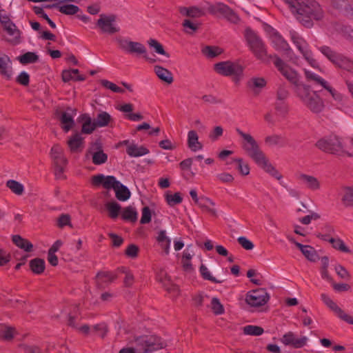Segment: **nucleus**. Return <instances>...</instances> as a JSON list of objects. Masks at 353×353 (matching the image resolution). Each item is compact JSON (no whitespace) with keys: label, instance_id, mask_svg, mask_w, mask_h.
<instances>
[{"label":"nucleus","instance_id":"obj_1","mask_svg":"<svg viewBox=\"0 0 353 353\" xmlns=\"http://www.w3.org/2000/svg\"><path fill=\"white\" fill-rule=\"evenodd\" d=\"M236 132L243 139L241 143V148L248 157L252 159L264 171L276 179H280L281 175L270 163L254 138L250 134L243 132L240 128H236Z\"/></svg>","mask_w":353,"mask_h":353},{"label":"nucleus","instance_id":"obj_2","mask_svg":"<svg viewBox=\"0 0 353 353\" xmlns=\"http://www.w3.org/2000/svg\"><path fill=\"white\" fill-rule=\"evenodd\" d=\"M296 19L305 27L313 26V20H321L323 10L315 0H283Z\"/></svg>","mask_w":353,"mask_h":353},{"label":"nucleus","instance_id":"obj_3","mask_svg":"<svg viewBox=\"0 0 353 353\" xmlns=\"http://www.w3.org/2000/svg\"><path fill=\"white\" fill-rule=\"evenodd\" d=\"M323 152L330 154L343 156L347 155L352 157V154L344 149L342 140L337 136H330L319 139L315 144Z\"/></svg>","mask_w":353,"mask_h":353},{"label":"nucleus","instance_id":"obj_4","mask_svg":"<svg viewBox=\"0 0 353 353\" xmlns=\"http://www.w3.org/2000/svg\"><path fill=\"white\" fill-rule=\"evenodd\" d=\"M298 96L302 102L313 112H320L324 107L321 98L316 92H312L310 87L302 84L298 88Z\"/></svg>","mask_w":353,"mask_h":353},{"label":"nucleus","instance_id":"obj_5","mask_svg":"<svg viewBox=\"0 0 353 353\" xmlns=\"http://www.w3.org/2000/svg\"><path fill=\"white\" fill-rule=\"evenodd\" d=\"M138 353H150L165 347V343L159 337L154 335L142 336L136 340Z\"/></svg>","mask_w":353,"mask_h":353},{"label":"nucleus","instance_id":"obj_6","mask_svg":"<svg viewBox=\"0 0 353 353\" xmlns=\"http://www.w3.org/2000/svg\"><path fill=\"white\" fill-rule=\"evenodd\" d=\"M245 37L255 56L261 60H265L267 57V51L261 39L250 28L245 30Z\"/></svg>","mask_w":353,"mask_h":353},{"label":"nucleus","instance_id":"obj_7","mask_svg":"<svg viewBox=\"0 0 353 353\" xmlns=\"http://www.w3.org/2000/svg\"><path fill=\"white\" fill-rule=\"evenodd\" d=\"M214 69L216 72L223 76H232L235 81H238L242 75L243 68L236 62L222 61L214 65Z\"/></svg>","mask_w":353,"mask_h":353},{"label":"nucleus","instance_id":"obj_8","mask_svg":"<svg viewBox=\"0 0 353 353\" xmlns=\"http://www.w3.org/2000/svg\"><path fill=\"white\" fill-rule=\"evenodd\" d=\"M115 41L119 48L125 53L137 56H141L146 53L145 46L140 42L133 41L122 37H116Z\"/></svg>","mask_w":353,"mask_h":353},{"label":"nucleus","instance_id":"obj_9","mask_svg":"<svg viewBox=\"0 0 353 353\" xmlns=\"http://www.w3.org/2000/svg\"><path fill=\"white\" fill-rule=\"evenodd\" d=\"M274 65L281 74L292 84L301 87L299 83V75L296 70L285 63L281 58L275 55L274 57Z\"/></svg>","mask_w":353,"mask_h":353},{"label":"nucleus","instance_id":"obj_10","mask_svg":"<svg viewBox=\"0 0 353 353\" xmlns=\"http://www.w3.org/2000/svg\"><path fill=\"white\" fill-rule=\"evenodd\" d=\"M51 158L54 165V172L57 177H61L64 172V167L68 161L63 155V150L59 145H54L51 149Z\"/></svg>","mask_w":353,"mask_h":353},{"label":"nucleus","instance_id":"obj_11","mask_svg":"<svg viewBox=\"0 0 353 353\" xmlns=\"http://www.w3.org/2000/svg\"><path fill=\"white\" fill-rule=\"evenodd\" d=\"M270 296L265 290L259 288L248 293L246 303L252 307H259L265 305L269 300Z\"/></svg>","mask_w":353,"mask_h":353},{"label":"nucleus","instance_id":"obj_12","mask_svg":"<svg viewBox=\"0 0 353 353\" xmlns=\"http://www.w3.org/2000/svg\"><path fill=\"white\" fill-rule=\"evenodd\" d=\"M321 298L324 304L340 319L350 325H353V316L346 314L327 294L323 293L321 294Z\"/></svg>","mask_w":353,"mask_h":353},{"label":"nucleus","instance_id":"obj_13","mask_svg":"<svg viewBox=\"0 0 353 353\" xmlns=\"http://www.w3.org/2000/svg\"><path fill=\"white\" fill-rule=\"evenodd\" d=\"M91 183L94 186L102 185L108 190H114L120 185V181H117L114 176H105L102 174L92 176Z\"/></svg>","mask_w":353,"mask_h":353},{"label":"nucleus","instance_id":"obj_14","mask_svg":"<svg viewBox=\"0 0 353 353\" xmlns=\"http://www.w3.org/2000/svg\"><path fill=\"white\" fill-rule=\"evenodd\" d=\"M271 41L274 46V48L278 50L283 52L286 55H288L290 60L295 63L296 60L298 59L296 57H295V59H294L290 55L294 54V52L290 48L288 43L277 32H275L271 35Z\"/></svg>","mask_w":353,"mask_h":353},{"label":"nucleus","instance_id":"obj_15","mask_svg":"<svg viewBox=\"0 0 353 353\" xmlns=\"http://www.w3.org/2000/svg\"><path fill=\"white\" fill-rule=\"evenodd\" d=\"M115 21L116 16L114 14H101L97 24L103 32L114 34L119 31V28L114 25Z\"/></svg>","mask_w":353,"mask_h":353},{"label":"nucleus","instance_id":"obj_16","mask_svg":"<svg viewBox=\"0 0 353 353\" xmlns=\"http://www.w3.org/2000/svg\"><path fill=\"white\" fill-rule=\"evenodd\" d=\"M308 341L307 337L298 336L292 332H288L281 339V341L285 345L298 349L305 346Z\"/></svg>","mask_w":353,"mask_h":353},{"label":"nucleus","instance_id":"obj_17","mask_svg":"<svg viewBox=\"0 0 353 353\" xmlns=\"http://www.w3.org/2000/svg\"><path fill=\"white\" fill-rule=\"evenodd\" d=\"M13 74L10 58L0 50V74L7 80L12 79Z\"/></svg>","mask_w":353,"mask_h":353},{"label":"nucleus","instance_id":"obj_18","mask_svg":"<svg viewBox=\"0 0 353 353\" xmlns=\"http://www.w3.org/2000/svg\"><path fill=\"white\" fill-rule=\"evenodd\" d=\"M299 52L302 54L303 59L307 63L313 68L321 70L320 65L319 62L314 58L313 53L310 49L309 44L307 42H305L304 44L299 46L297 48Z\"/></svg>","mask_w":353,"mask_h":353},{"label":"nucleus","instance_id":"obj_19","mask_svg":"<svg viewBox=\"0 0 353 353\" xmlns=\"http://www.w3.org/2000/svg\"><path fill=\"white\" fill-rule=\"evenodd\" d=\"M299 52L302 54L303 59L307 63L313 68L321 70L320 65L319 62L314 58L313 53L310 49L309 44L307 42H305L304 44L299 46L297 48Z\"/></svg>","mask_w":353,"mask_h":353},{"label":"nucleus","instance_id":"obj_20","mask_svg":"<svg viewBox=\"0 0 353 353\" xmlns=\"http://www.w3.org/2000/svg\"><path fill=\"white\" fill-rule=\"evenodd\" d=\"M298 179L308 189L317 190L320 188L319 181L313 176L301 174L299 175Z\"/></svg>","mask_w":353,"mask_h":353},{"label":"nucleus","instance_id":"obj_21","mask_svg":"<svg viewBox=\"0 0 353 353\" xmlns=\"http://www.w3.org/2000/svg\"><path fill=\"white\" fill-rule=\"evenodd\" d=\"M117 278L110 272H100L96 276V284L99 288H103L105 285L112 283Z\"/></svg>","mask_w":353,"mask_h":353},{"label":"nucleus","instance_id":"obj_22","mask_svg":"<svg viewBox=\"0 0 353 353\" xmlns=\"http://www.w3.org/2000/svg\"><path fill=\"white\" fill-rule=\"evenodd\" d=\"M294 245L301 250L307 260L312 262H316L319 259V257L316 251L312 246L304 245L299 242H294Z\"/></svg>","mask_w":353,"mask_h":353},{"label":"nucleus","instance_id":"obj_23","mask_svg":"<svg viewBox=\"0 0 353 353\" xmlns=\"http://www.w3.org/2000/svg\"><path fill=\"white\" fill-rule=\"evenodd\" d=\"M159 280L163 283L165 289L173 296H176L179 294V287L172 283L165 272H161Z\"/></svg>","mask_w":353,"mask_h":353},{"label":"nucleus","instance_id":"obj_24","mask_svg":"<svg viewBox=\"0 0 353 353\" xmlns=\"http://www.w3.org/2000/svg\"><path fill=\"white\" fill-rule=\"evenodd\" d=\"M68 145L72 152H78L83 148V138L79 133H75L68 141Z\"/></svg>","mask_w":353,"mask_h":353},{"label":"nucleus","instance_id":"obj_25","mask_svg":"<svg viewBox=\"0 0 353 353\" xmlns=\"http://www.w3.org/2000/svg\"><path fill=\"white\" fill-rule=\"evenodd\" d=\"M154 71L158 78L162 81L168 84H171L173 82L174 78L172 73L168 69L160 65H155L154 67Z\"/></svg>","mask_w":353,"mask_h":353},{"label":"nucleus","instance_id":"obj_26","mask_svg":"<svg viewBox=\"0 0 353 353\" xmlns=\"http://www.w3.org/2000/svg\"><path fill=\"white\" fill-rule=\"evenodd\" d=\"M178 10L181 15L192 18H198L204 14L203 11L201 8L196 6L188 8L179 6L178 8Z\"/></svg>","mask_w":353,"mask_h":353},{"label":"nucleus","instance_id":"obj_27","mask_svg":"<svg viewBox=\"0 0 353 353\" xmlns=\"http://www.w3.org/2000/svg\"><path fill=\"white\" fill-rule=\"evenodd\" d=\"M126 152L131 157H139L148 154L150 151L143 145H139L134 143V144L126 148Z\"/></svg>","mask_w":353,"mask_h":353},{"label":"nucleus","instance_id":"obj_28","mask_svg":"<svg viewBox=\"0 0 353 353\" xmlns=\"http://www.w3.org/2000/svg\"><path fill=\"white\" fill-rule=\"evenodd\" d=\"M334 65L336 67L340 68L348 72H352L353 70V62L350 59L340 53L335 60Z\"/></svg>","mask_w":353,"mask_h":353},{"label":"nucleus","instance_id":"obj_29","mask_svg":"<svg viewBox=\"0 0 353 353\" xmlns=\"http://www.w3.org/2000/svg\"><path fill=\"white\" fill-rule=\"evenodd\" d=\"M17 332L13 327L6 324H0V340L10 341L13 339Z\"/></svg>","mask_w":353,"mask_h":353},{"label":"nucleus","instance_id":"obj_30","mask_svg":"<svg viewBox=\"0 0 353 353\" xmlns=\"http://www.w3.org/2000/svg\"><path fill=\"white\" fill-rule=\"evenodd\" d=\"M197 205L201 208L202 210L210 213L212 216H217L216 210L212 208L215 205V203L210 199L205 196H201V201L198 203Z\"/></svg>","mask_w":353,"mask_h":353},{"label":"nucleus","instance_id":"obj_31","mask_svg":"<svg viewBox=\"0 0 353 353\" xmlns=\"http://www.w3.org/2000/svg\"><path fill=\"white\" fill-rule=\"evenodd\" d=\"M78 69H71L68 70H63L62 72V79L64 82H68L70 80L74 81H84L85 79V76L80 75Z\"/></svg>","mask_w":353,"mask_h":353},{"label":"nucleus","instance_id":"obj_32","mask_svg":"<svg viewBox=\"0 0 353 353\" xmlns=\"http://www.w3.org/2000/svg\"><path fill=\"white\" fill-rule=\"evenodd\" d=\"M303 72H304L305 79L308 82H312L316 85H321L322 88L324 85H325V83L327 82L324 79H323L321 77L315 74L314 72H312L310 70L304 68Z\"/></svg>","mask_w":353,"mask_h":353},{"label":"nucleus","instance_id":"obj_33","mask_svg":"<svg viewBox=\"0 0 353 353\" xmlns=\"http://www.w3.org/2000/svg\"><path fill=\"white\" fill-rule=\"evenodd\" d=\"M188 145L191 150L196 152L202 148V145L199 142V137L194 130H190L188 134Z\"/></svg>","mask_w":353,"mask_h":353},{"label":"nucleus","instance_id":"obj_34","mask_svg":"<svg viewBox=\"0 0 353 353\" xmlns=\"http://www.w3.org/2000/svg\"><path fill=\"white\" fill-rule=\"evenodd\" d=\"M264 141L268 147H283L285 145L283 137L280 134H274L267 136Z\"/></svg>","mask_w":353,"mask_h":353},{"label":"nucleus","instance_id":"obj_35","mask_svg":"<svg viewBox=\"0 0 353 353\" xmlns=\"http://www.w3.org/2000/svg\"><path fill=\"white\" fill-rule=\"evenodd\" d=\"M59 4V3L54 4L52 7L57 8L58 10L62 14L66 15H73L79 11V8L77 6L73 4L60 6Z\"/></svg>","mask_w":353,"mask_h":353},{"label":"nucleus","instance_id":"obj_36","mask_svg":"<svg viewBox=\"0 0 353 353\" xmlns=\"http://www.w3.org/2000/svg\"><path fill=\"white\" fill-rule=\"evenodd\" d=\"M341 201L346 208L353 207V187L343 188Z\"/></svg>","mask_w":353,"mask_h":353},{"label":"nucleus","instance_id":"obj_37","mask_svg":"<svg viewBox=\"0 0 353 353\" xmlns=\"http://www.w3.org/2000/svg\"><path fill=\"white\" fill-rule=\"evenodd\" d=\"M12 241L17 247L26 252H30L33 248V245L28 240L23 239L19 235L12 236Z\"/></svg>","mask_w":353,"mask_h":353},{"label":"nucleus","instance_id":"obj_38","mask_svg":"<svg viewBox=\"0 0 353 353\" xmlns=\"http://www.w3.org/2000/svg\"><path fill=\"white\" fill-rule=\"evenodd\" d=\"M94 121L97 128H102L108 125V124L112 121V119L108 112H101L97 114Z\"/></svg>","mask_w":353,"mask_h":353},{"label":"nucleus","instance_id":"obj_39","mask_svg":"<svg viewBox=\"0 0 353 353\" xmlns=\"http://www.w3.org/2000/svg\"><path fill=\"white\" fill-rule=\"evenodd\" d=\"M332 245V248L344 253H350V250L345 245V243L340 238L325 239Z\"/></svg>","mask_w":353,"mask_h":353},{"label":"nucleus","instance_id":"obj_40","mask_svg":"<svg viewBox=\"0 0 353 353\" xmlns=\"http://www.w3.org/2000/svg\"><path fill=\"white\" fill-rule=\"evenodd\" d=\"M115 192V196L117 199L121 201H127L131 195V193L128 188L120 183L118 188L114 190Z\"/></svg>","mask_w":353,"mask_h":353},{"label":"nucleus","instance_id":"obj_41","mask_svg":"<svg viewBox=\"0 0 353 353\" xmlns=\"http://www.w3.org/2000/svg\"><path fill=\"white\" fill-rule=\"evenodd\" d=\"M30 268L33 273L41 274L45 270V261L39 258L34 259L30 261Z\"/></svg>","mask_w":353,"mask_h":353},{"label":"nucleus","instance_id":"obj_42","mask_svg":"<svg viewBox=\"0 0 353 353\" xmlns=\"http://www.w3.org/2000/svg\"><path fill=\"white\" fill-rule=\"evenodd\" d=\"M19 61L23 65L34 63L39 61V56L32 52H28L17 57Z\"/></svg>","mask_w":353,"mask_h":353},{"label":"nucleus","instance_id":"obj_43","mask_svg":"<svg viewBox=\"0 0 353 353\" xmlns=\"http://www.w3.org/2000/svg\"><path fill=\"white\" fill-rule=\"evenodd\" d=\"M318 50L333 64L339 54L327 46H320Z\"/></svg>","mask_w":353,"mask_h":353},{"label":"nucleus","instance_id":"obj_44","mask_svg":"<svg viewBox=\"0 0 353 353\" xmlns=\"http://www.w3.org/2000/svg\"><path fill=\"white\" fill-rule=\"evenodd\" d=\"M60 121L63 124L62 128L65 132H68L74 125L72 117L68 112H62L60 117Z\"/></svg>","mask_w":353,"mask_h":353},{"label":"nucleus","instance_id":"obj_45","mask_svg":"<svg viewBox=\"0 0 353 353\" xmlns=\"http://www.w3.org/2000/svg\"><path fill=\"white\" fill-rule=\"evenodd\" d=\"M83 123L82 125V132L84 134H91L97 127L94 121H92L91 118L88 116H83Z\"/></svg>","mask_w":353,"mask_h":353},{"label":"nucleus","instance_id":"obj_46","mask_svg":"<svg viewBox=\"0 0 353 353\" xmlns=\"http://www.w3.org/2000/svg\"><path fill=\"white\" fill-rule=\"evenodd\" d=\"M106 209L109 212V216L112 219H116L121 210V205L116 201L108 202L105 204Z\"/></svg>","mask_w":353,"mask_h":353},{"label":"nucleus","instance_id":"obj_47","mask_svg":"<svg viewBox=\"0 0 353 353\" xmlns=\"http://www.w3.org/2000/svg\"><path fill=\"white\" fill-rule=\"evenodd\" d=\"M121 216L124 220L134 222L137 219V212L133 207L128 206L124 208Z\"/></svg>","mask_w":353,"mask_h":353},{"label":"nucleus","instance_id":"obj_48","mask_svg":"<svg viewBox=\"0 0 353 353\" xmlns=\"http://www.w3.org/2000/svg\"><path fill=\"white\" fill-rule=\"evenodd\" d=\"M6 186L11 190L12 192L17 195H21L23 193V185L14 180H9L6 183Z\"/></svg>","mask_w":353,"mask_h":353},{"label":"nucleus","instance_id":"obj_49","mask_svg":"<svg viewBox=\"0 0 353 353\" xmlns=\"http://www.w3.org/2000/svg\"><path fill=\"white\" fill-rule=\"evenodd\" d=\"M6 31L10 36L12 37V39L8 40L9 42L14 44L19 43L20 31L17 28L14 24L11 25V26L7 28Z\"/></svg>","mask_w":353,"mask_h":353},{"label":"nucleus","instance_id":"obj_50","mask_svg":"<svg viewBox=\"0 0 353 353\" xmlns=\"http://www.w3.org/2000/svg\"><path fill=\"white\" fill-rule=\"evenodd\" d=\"M243 333L246 335L260 336L263 333V329L256 325H246L243 327Z\"/></svg>","mask_w":353,"mask_h":353},{"label":"nucleus","instance_id":"obj_51","mask_svg":"<svg viewBox=\"0 0 353 353\" xmlns=\"http://www.w3.org/2000/svg\"><path fill=\"white\" fill-rule=\"evenodd\" d=\"M148 43L149 46L154 48L157 54L164 55L168 58L170 57V54L164 50L163 46L157 40L151 39Z\"/></svg>","mask_w":353,"mask_h":353},{"label":"nucleus","instance_id":"obj_52","mask_svg":"<svg viewBox=\"0 0 353 353\" xmlns=\"http://www.w3.org/2000/svg\"><path fill=\"white\" fill-rule=\"evenodd\" d=\"M266 85V81L262 77H253L249 82L248 85L252 89H262Z\"/></svg>","mask_w":353,"mask_h":353},{"label":"nucleus","instance_id":"obj_53","mask_svg":"<svg viewBox=\"0 0 353 353\" xmlns=\"http://www.w3.org/2000/svg\"><path fill=\"white\" fill-rule=\"evenodd\" d=\"M108 160V155L99 150L94 152L92 154V163L95 165H101L105 163Z\"/></svg>","mask_w":353,"mask_h":353},{"label":"nucleus","instance_id":"obj_54","mask_svg":"<svg viewBox=\"0 0 353 353\" xmlns=\"http://www.w3.org/2000/svg\"><path fill=\"white\" fill-rule=\"evenodd\" d=\"M274 108L276 114L281 117H285L288 112V105L285 101H276Z\"/></svg>","mask_w":353,"mask_h":353},{"label":"nucleus","instance_id":"obj_55","mask_svg":"<svg viewBox=\"0 0 353 353\" xmlns=\"http://www.w3.org/2000/svg\"><path fill=\"white\" fill-rule=\"evenodd\" d=\"M229 7L224 3H216L214 5H210L208 8V10L212 14H217L220 13L222 15L224 14L225 12H227Z\"/></svg>","mask_w":353,"mask_h":353},{"label":"nucleus","instance_id":"obj_56","mask_svg":"<svg viewBox=\"0 0 353 353\" xmlns=\"http://www.w3.org/2000/svg\"><path fill=\"white\" fill-rule=\"evenodd\" d=\"M165 199L168 204L170 206L179 204L183 201V199L179 192L174 193V194H167Z\"/></svg>","mask_w":353,"mask_h":353},{"label":"nucleus","instance_id":"obj_57","mask_svg":"<svg viewBox=\"0 0 353 353\" xmlns=\"http://www.w3.org/2000/svg\"><path fill=\"white\" fill-rule=\"evenodd\" d=\"M119 271L125 274V278L123 281L124 285L126 287L132 286L134 283L133 274L126 268L124 267L119 268Z\"/></svg>","mask_w":353,"mask_h":353},{"label":"nucleus","instance_id":"obj_58","mask_svg":"<svg viewBox=\"0 0 353 353\" xmlns=\"http://www.w3.org/2000/svg\"><path fill=\"white\" fill-rule=\"evenodd\" d=\"M200 272L203 278L205 280L210 281L214 283H220L221 281L217 280L215 277L212 276L208 270V268L202 264L200 267Z\"/></svg>","mask_w":353,"mask_h":353},{"label":"nucleus","instance_id":"obj_59","mask_svg":"<svg viewBox=\"0 0 353 353\" xmlns=\"http://www.w3.org/2000/svg\"><path fill=\"white\" fill-rule=\"evenodd\" d=\"M290 38L291 41L296 48L306 42V41L297 32L294 30L290 31Z\"/></svg>","mask_w":353,"mask_h":353},{"label":"nucleus","instance_id":"obj_60","mask_svg":"<svg viewBox=\"0 0 353 353\" xmlns=\"http://www.w3.org/2000/svg\"><path fill=\"white\" fill-rule=\"evenodd\" d=\"M221 52L222 51L219 48L214 46H205L203 50V54L210 58L216 57L220 54Z\"/></svg>","mask_w":353,"mask_h":353},{"label":"nucleus","instance_id":"obj_61","mask_svg":"<svg viewBox=\"0 0 353 353\" xmlns=\"http://www.w3.org/2000/svg\"><path fill=\"white\" fill-rule=\"evenodd\" d=\"M182 25L185 28V32L188 34H192V32L196 31L199 27V23H193L189 19H185Z\"/></svg>","mask_w":353,"mask_h":353},{"label":"nucleus","instance_id":"obj_62","mask_svg":"<svg viewBox=\"0 0 353 353\" xmlns=\"http://www.w3.org/2000/svg\"><path fill=\"white\" fill-rule=\"evenodd\" d=\"M211 308L215 314H221L224 312L223 307L219 300L214 297L211 301Z\"/></svg>","mask_w":353,"mask_h":353},{"label":"nucleus","instance_id":"obj_63","mask_svg":"<svg viewBox=\"0 0 353 353\" xmlns=\"http://www.w3.org/2000/svg\"><path fill=\"white\" fill-rule=\"evenodd\" d=\"M234 161L238 163V170L239 172L243 175L246 176L250 173V167L248 163L243 162L242 159H235Z\"/></svg>","mask_w":353,"mask_h":353},{"label":"nucleus","instance_id":"obj_64","mask_svg":"<svg viewBox=\"0 0 353 353\" xmlns=\"http://www.w3.org/2000/svg\"><path fill=\"white\" fill-rule=\"evenodd\" d=\"M20 347L24 353H43L41 348L36 345H21Z\"/></svg>","mask_w":353,"mask_h":353}]
</instances>
